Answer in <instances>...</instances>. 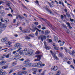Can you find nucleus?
<instances>
[{
    "instance_id": "obj_1",
    "label": "nucleus",
    "mask_w": 75,
    "mask_h": 75,
    "mask_svg": "<svg viewBox=\"0 0 75 75\" xmlns=\"http://www.w3.org/2000/svg\"><path fill=\"white\" fill-rule=\"evenodd\" d=\"M15 47H17L18 48V49L17 50V52H19L22 49V48H21V47H22V46H21V45L20 44V43H16L15 45Z\"/></svg>"
},
{
    "instance_id": "obj_2",
    "label": "nucleus",
    "mask_w": 75,
    "mask_h": 75,
    "mask_svg": "<svg viewBox=\"0 0 75 75\" xmlns=\"http://www.w3.org/2000/svg\"><path fill=\"white\" fill-rule=\"evenodd\" d=\"M35 57H37V59H35V61H39L41 59V57H42V55H36L35 56Z\"/></svg>"
},
{
    "instance_id": "obj_3",
    "label": "nucleus",
    "mask_w": 75,
    "mask_h": 75,
    "mask_svg": "<svg viewBox=\"0 0 75 75\" xmlns=\"http://www.w3.org/2000/svg\"><path fill=\"white\" fill-rule=\"evenodd\" d=\"M4 25H5L4 24L0 25V34H1L2 33V31L4 30L3 28L4 27Z\"/></svg>"
},
{
    "instance_id": "obj_4",
    "label": "nucleus",
    "mask_w": 75,
    "mask_h": 75,
    "mask_svg": "<svg viewBox=\"0 0 75 75\" xmlns=\"http://www.w3.org/2000/svg\"><path fill=\"white\" fill-rule=\"evenodd\" d=\"M46 38L47 37L46 36L42 35L38 37V39H39V40H40V39H41L42 41H44V39H46Z\"/></svg>"
},
{
    "instance_id": "obj_5",
    "label": "nucleus",
    "mask_w": 75,
    "mask_h": 75,
    "mask_svg": "<svg viewBox=\"0 0 75 75\" xmlns=\"http://www.w3.org/2000/svg\"><path fill=\"white\" fill-rule=\"evenodd\" d=\"M33 53V50H28L27 55H28L29 56L32 55Z\"/></svg>"
},
{
    "instance_id": "obj_6",
    "label": "nucleus",
    "mask_w": 75,
    "mask_h": 75,
    "mask_svg": "<svg viewBox=\"0 0 75 75\" xmlns=\"http://www.w3.org/2000/svg\"><path fill=\"white\" fill-rule=\"evenodd\" d=\"M50 52L51 53L52 55L53 56V57L54 58H55L56 59H59L58 58V57L55 55V54L53 53L52 51H50Z\"/></svg>"
},
{
    "instance_id": "obj_7",
    "label": "nucleus",
    "mask_w": 75,
    "mask_h": 75,
    "mask_svg": "<svg viewBox=\"0 0 75 75\" xmlns=\"http://www.w3.org/2000/svg\"><path fill=\"white\" fill-rule=\"evenodd\" d=\"M8 40V38H5L2 39L1 41L2 42H6V43Z\"/></svg>"
},
{
    "instance_id": "obj_8",
    "label": "nucleus",
    "mask_w": 75,
    "mask_h": 75,
    "mask_svg": "<svg viewBox=\"0 0 75 75\" xmlns=\"http://www.w3.org/2000/svg\"><path fill=\"white\" fill-rule=\"evenodd\" d=\"M11 55V53L10 54H8L7 55H6V54H3V56L4 57L6 58H9L10 57V56Z\"/></svg>"
},
{
    "instance_id": "obj_9",
    "label": "nucleus",
    "mask_w": 75,
    "mask_h": 75,
    "mask_svg": "<svg viewBox=\"0 0 75 75\" xmlns=\"http://www.w3.org/2000/svg\"><path fill=\"white\" fill-rule=\"evenodd\" d=\"M26 73H27V71H21L19 72V75H23V74H25Z\"/></svg>"
},
{
    "instance_id": "obj_10",
    "label": "nucleus",
    "mask_w": 75,
    "mask_h": 75,
    "mask_svg": "<svg viewBox=\"0 0 75 75\" xmlns=\"http://www.w3.org/2000/svg\"><path fill=\"white\" fill-rule=\"evenodd\" d=\"M51 69V70H53V71H57L58 69V68L57 66H53L52 67Z\"/></svg>"
},
{
    "instance_id": "obj_11",
    "label": "nucleus",
    "mask_w": 75,
    "mask_h": 75,
    "mask_svg": "<svg viewBox=\"0 0 75 75\" xmlns=\"http://www.w3.org/2000/svg\"><path fill=\"white\" fill-rule=\"evenodd\" d=\"M25 67H27L28 68L32 67V63H30L26 64L25 65Z\"/></svg>"
},
{
    "instance_id": "obj_12",
    "label": "nucleus",
    "mask_w": 75,
    "mask_h": 75,
    "mask_svg": "<svg viewBox=\"0 0 75 75\" xmlns=\"http://www.w3.org/2000/svg\"><path fill=\"white\" fill-rule=\"evenodd\" d=\"M32 67H39L38 64V63H35L34 64H32Z\"/></svg>"
},
{
    "instance_id": "obj_13",
    "label": "nucleus",
    "mask_w": 75,
    "mask_h": 75,
    "mask_svg": "<svg viewBox=\"0 0 75 75\" xmlns=\"http://www.w3.org/2000/svg\"><path fill=\"white\" fill-rule=\"evenodd\" d=\"M39 67H41L42 66H45V64H42L41 62H40L38 63Z\"/></svg>"
},
{
    "instance_id": "obj_14",
    "label": "nucleus",
    "mask_w": 75,
    "mask_h": 75,
    "mask_svg": "<svg viewBox=\"0 0 75 75\" xmlns=\"http://www.w3.org/2000/svg\"><path fill=\"white\" fill-rule=\"evenodd\" d=\"M64 49L65 50L66 52H68V53H69V54H70V55H71L72 54V53H71V51L65 48Z\"/></svg>"
},
{
    "instance_id": "obj_15",
    "label": "nucleus",
    "mask_w": 75,
    "mask_h": 75,
    "mask_svg": "<svg viewBox=\"0 0 75 75\" xmlns=\"http://www.w3.org/2000/svg\"><path fill=\"white\" fill-rule=\"evenodd\" d=\"M15 57H17L18 58H21V56L19 55V53H16L15 54Z\"/></svg>"
},
{
    "instance_id": "obj_16",
    "label": "nucleus",
    "mask_w": 75,
    "mask_h": 75,
    "mask_svg": "<svg viewBox=\"0 0 75 75\" xmlns=\"http://www.w3.org/2000/svg\"><path fill=\"white\" fill-rule=\"evenodd\" d=\"M66 24L68 26V27L69 28V29H71L72 28L71 26V24H70V23L69 22H67L66 23Z\"/></svg>"
},
{
    "instance_id": "obj_17",
    "label": "nucleus",
    "mask_w": 75,
    "mask_h": 75,
    "mask_svg": "<svg viewBox=\"0 0 75 75\" xmlns=\"http://www.w3.org/2000/svg\"><path fill=\"white\" fill-rule=\"evenodd\" d=\"M29 63H30V60L28 59L26 60L24 62V64H27Z\"/></svg>"
},
{
    "instance_id": "obj_18",
    "label": "nucleus",
    "mask_w": 75,
    "mask_h": 75,
    "mask_svg": "<svg viewBox=\"0 0 75 75\" xmlns=\"http://www.w3.org/2000/svg\"><path fill=\"white\" fill-rule=\"evenodd\" d=\"M32 28H33L34 29L33 30H31V29H30L31 30H32L33 32H34L35 31V30H37L38 29L37 28H35V27H34V26H32Z\"/></svg>"
},
{
    "instance_id": "obj_19",
    "label": "nucleus",
    "mask_w": 75,
    "mask_h": 75,
    "mask_svg": "<svg viewBox=\"0 0 75 75\" xmlns=\"http://www.w3.org/2000/svg\"><path fill=\"white\" fill-rule=\"evenodd\" d=\"M54 40L55 41H56V42L58 41V38L55 35H54Z\"/></svg>"
},
{
    "instance_id": "obj_20",
    "label": "nucleus",
    "mask_w": 75,
    "mask_h": 75,
    "mask_svg": "<svg viewBox=\"0 0 75 75\" xmlns=\"http://www.w3.org/2000/svg\"><path fill=\"white\" fill-rule=\"evenodd\" d=\"M8 67V65L3 66L2 67V69H7Z\"/></svg>"
},
{
    "instance_id": "obj_21",
    "label": "nucleus",
    "mask_w": 75,
    "mask_h": 75,
    "mask_svg": "<svg viewBox=\"0 0 75 75\" xmlns=\"http://www.w3.org/2000/svg\"><path fill=\"white\" fill-rule=\"evenodd\" d=\"M23 51L24 53L25 54V55H27V53H26V52L27 51V49L25 48Z\"/></svg>"
},
{
    "instance_id": "obj_22",
    "label": "nucleus",
    "mask_w": 75,
    "mask_h": 75,
    "mask_svg": "<svg viewBox=\"0 0 75 75\" xmlns=\"http://www.w3.org/2000/svg\"><path fill=\"white\" fill-rule=\"evenodd\" d=\"M19 52L21 55H22V54H25L24 53V51L23 50H21Z\"/></svg>"
},
{
    "instance_id": "obj_23",
    "label": "nucleus",
    "mask_w": 75,
    "mask_h": 75,
    "mask_svg": "<svg viewBox=\"0 0 75 75\" xmlns=\"http://www.w3.org/2000/svg\"><path fill=\"white\" fill-rule=\"evenodd\" d=\"M6 62L5 61H2L0 62V65H3L4 64H6Z\"/></svg>"
},
{
    "instance_id": "obj_24",
    "label": "nucleus",
    "mask_w": 75,
    "mask_h": 75,
    "mask_svg": "<svg viewBox=\"0 0 75 75\" xmlns=\"http://www.w3.org/2000/svg\"><path fill=\"white\" fill-rule=\"evenodd\" d=\"M59 4H62L63 6L64 7H65V6H64V3H63V2H61L60 1H59Z\"/></svg>"
},
{
    "instance_id": "obj_25",
    "label": "nucleus",
    "mask_w": 75,
    "mask_h": 75,
    "mask_svg": "<svg viewBox=\"0 0 75 75\" xmlns=\"http://www.w3.org/2000/svg\"><path fill=\"white\" fill-rule=\"evenodd\" d=\"M25 38L26 40H30L31 39V38H30V37L27 36H25Z\"/></svg>"
},
{
    "instance_id": "obj_26",
    "label": "nucleus",
    "mask_w": 75,
    "mask_h": 75,
    "mask_svg": "<svg viewBox=\"0 0 75 75\" xmlns=\"http://www.w3.org/2000/svg\"><path fill=\"white\" fill-rule=\"evenodd\" d=\"M4 22H6V23H9V20L8 19H6L4 20Z\"/></svg>"
},
{
    "instance_id": "obj_27",
    "label": "nucleus",
    "mask_w": 75,
    "mask_h": 75,
    "mask_svg": "<svg viewBox=\"0 0 75 75\" xmlns=\"http://www.w3.org/2000/svg\"><path fill=\"white\" fill-rule=\"evenodd\" d=\"M61 74V71H57L56 75H60Z\"/></svg>"
},
{
    "instance_id": "obj_28",
    "label": "nucleus",
    "mask_w": 75,
    "mask_h": 75,
    "mask_svg": "<svg viewBox=\"0 0 75 75\" xmlns=\"http://www.w3.org/2000/svg\"><path fill=\"white\" fill-rule=\"evenodd\" d=\"M3 70L2 69H0V75H3Z\"/></svg>"
},
{
    "instance_id": "obj_29",
    "label": "nucleus",
    "mask_w": 75,
    "mask_h": 75,
    "mask_svg": "<svg viewBox=\"0 0 75 75\" xmlns=\"http://www.w3.org/2000/svg\"><path fill=\"white\" fill-rule=\"evenodd\" d=\"M50 33V31L48 30H46L45 31V33L46 34H48Z\"/></svg>"
},
{
    "instance_id": "obj_30",
    "label": "nucleus",
    "mask_w": 75,
    "mask_h": 75,
    "mask_svg": "<svg viewBox=\"0 0 75 75\" xmlns=\"http://www.w3.org/2000/svg\"><path fill=\"white\" fill-rule=\"evenodd\" d=\"M29 37H34V34H30L28 35Z\"/></svg>"
},
{
    "instance_id": "obj_31",
    "label": "nucleus",
    "mask_w": 75,
    "mask_h": 75,
    "mask_svg": "<svg viewBox=\"0 0 75 75\" xmlns=\"http://www.w3.org/2000/svg\"><path fill=\"white\" fill-rule=\"evenodd\" d=\"M4 56H3V55L2 56H0V59L1 60H2V59H4Z\"/></svg>"
},
{
    "instance_id": "obj_32",
    "label": "nucleus",
    "mask_w": 75,
    "mask_h": 75,
    "mask_svg": "<svg viewBox=\"0 0 75 75\" xmlns=\"http://www.w3.org/2000/svg\"><path fill=\"white\" fill-rule=\"evenodd\" d=\"M54 48L55 50H59V47H57V46H55L54 47Z\"/></svg>"
},
{
    "instance_id": "obj_33",
    "label": "nucleus",
    "mask_w": 75,
    "mask_h": 75,
    "mask_svg": "<svg viewBox=\"0 0 75 75\" xmlns=\"http://www.w3.org/2000/svg\"><path fill=\"white\" fill-rule=\"evenodd\" d=\"M11 3V2H8L7 4H6V5L8 6V7H10V4Z\"/></svg>"
},
{
    "instance_id": "obj_34",
    "label": "nucleus",
    "mask_w": 75,
    "mask_h": 75,
    "mask_svg": "<svg viewBox=\"0 0 75 75\" xmlns=\"http://www.w3.org/2000/svg\"><path fill=\"white\" fill-rule=\"evenodd\" d=\"M46 49L47 50H50L51 49V47H50V46H47L45 47Z\"/></svg>"
},
{
    "instance_id": "obj_35",
    "label": "nucleus",
    "mask_w": 75,
    "mask_h": 75,
    "mask_svg": "<svg viewBox=\"0 0 75 75\" xmlns=\"http://www.w3.org/2000/svg\"><path fill=\"white\" fill-rule=\"evenodd\" d=\"M65 44V42L64 41L62 42L60 44V46H62V45H64V44Z\"/></svg>"
},
{
    "instance_id": "obj_36",
    "label": "nucleus",
    "mask_w": 75,
    "mask_h": 75,
    "mask_svg": "<svg viewBox=\"0 0 75 75\" xmlns=\"http://www.w3.org/2000/svg\"><path fill=\"white\" fill-rule=\"evenodd\" d=\"M18 17H19V18H21V19H24V17L23 16H21L20 15H18Z\"/></svg>"
},
{
    "instance_id": "obj_37",
    "label": "nucleus",
    "mask_w": 75,
    "mask_h": 75,
    "mask_svg": "<svg viewBox=\"0 0 75 75\" xmlns=\"http://www.w3.org/2000/svg\"><path fill=\"white\" fill-rule=\"evenodd\" d=\"M16 62H13L12 64V65L13 66H14V65H16Z\"/></svg>"
},
{
    "instance_id": "obj_38",
    "label": "nucleus",
    "mask_w": 75,
    "mask_h": 75,
    "mask_svg": "<svg viewBox=\"0 0 75 75\" xmlns=\"http://www.w3.org/2000/svg\"><path fill=\"white\" fill-rule=\"evenodd\" d=\"M20 59L19 58L17 57H15L13 58V60H17V59Z\"/></svg>"
},
{
    "instance_id": "obj_39",
    "label": "nucleus",
    "mask_w": 75,
    "mask_h": 75,
    "mask_svg": "<svg viewBox=\"0 0 75 75\" xmlns=\"http://www.w3.org/2000/svg\"><path fill=\"white\" fill-rule=\"evenodd\" d=\"M19 61H24V59L22 58V59H19Z\"/></svg>"
},
{
    "instance_id": "obj_40",
    "label": "nucleus",
    "mask_w": 75,
    "mask_h": 75,
    "mask_svg": "<svg viewBox=\"0 0 75 75\" xmlns=\"http://www.w3.org/2000/svg\"><path fill=\"white\" fill-rule=\"evenodd\" d=\"M48 11H49V12H50V14H52V12L50 10L48 9V8H47L46 9Z\"/></svg>"
},
{
    "instance_id": "obj_41",
    "label": "nucleus",
    "mask_w": 75,
    "mask_h": 75,
    "mask_svg": "<svg viewBox=\"0 0 75 75\" xmlns=\"http://www.w3.org/2000/svg\"><path fill=\"white\" fill-rule=\"evenodd\" d=\"M35 3L37 4L38 5H39V3L38 2V1L37 0H36V1L35 2Z\"/></svg>"
},
{
    "instance_id": "obj_42",
    "label": "nucleus",
    "mask_w": 75,
    "mask_h": 75,
    "mask_svg": "<svg viewBox=\"0 0 75 75\" xmlns=\"http://www.w3.org/2000/svg\"><path fill=\"white\" fill-rule=\"evenodd\" d=\"M40 54V52H38V51H36L35 52V54Z\"/></svg>"
},
{
    "instance_id": "obj_43",
    "label": "nucleus",
    "mask_w": 75,
    "mask_h": 75,
    "mask_svg": "<svg viewBox=\"0 0 75 75\" xmlns=\"http://www.w3.org/2000/svg\"><path fill=\"white\" fill-rule=\"evenodd\" d=\"M25 30L26 33H30V30H28V29H26Z\"/></svg>"
},
{
    "instance_id": "obj_44",
    "label": "nucleus",
    "mask_w": 75,
    "mask_h": 75,
    "mask_svg": "<svg viewBox=\"0 0 75 75\" xmlns=\"http://www.w3.org/2000/svg\"><path fill=\"white\" fill-rule=\"evenodd\" d=\"M8 16H9V17H13V15H11V14L9 13L8 15Z\"/></svg>"
},
{
    "instance_id": "obj_45",
    "label": "nucleus",
    "mask_w": 75,
    "mask_h": 75,
    "mask_svg": "<svg viewBox=\"0 0 75 75\" xmlns=\"http://www.w3.org/2000/svg\"><path fill=\"white\" fill-rule=\"evenodd\" d=\"M75 51L74 50H72V53L71 55H73L74 54Z\"/></svg>"
},
{
    "instance_id": "obj_46",
    "label": "nucleus",
    "mask_w": 75,
    "mask_h": 75,
    "mask_svg": "<svg viewBox=\"0 0 75 75\" xmlns=\"http://www.w3.org/2000/svg\"><path fill=\"white\" fill-rule=\"evenodd\" d=\"M6 44H11V42L10 41H7V40L6 42Z\"/></svg>"
},
{
    "instance_id": "obj_47",
    "label": "nucleus",
    "mask_w": 75,
    "mask_h": 75,
    "mask_svg": "<svg viewBox=\"0 0 75 75\" xmlns=\"http://www.w3.org/2000/svg\"><path fill=\"white\" fill-rule=\"evenodd\" d=\"M8 72L9 74H11V73H12V72H13L12 70H10L8 71Z\"/></svg>"
},
{
    "instance_id": "obj_48",
    "label": "nucleus",
    "mask_w": 75,
    "mask_h": 75,
    "mask_svg": "<svg viewBox=\"0 0 75 75\" xmlns=\"http://www.w3.org/2000/svg\"><path fill=\"white\" fill-rule=\"evenodd\" d=\"M70 21H71V22H72V21H74V19H71V18H70Z\"/></svg>"
},
{
    "instance_id": "obj_49",
    "label": "nucleus",
    "mask_w": 75,
    "mask_h": 75,
    "mask_svg": "<svg viewBox=\"0 0 75 75\" xmlns=\"http://www.w3.org/2000/svg\"><path fill=\"white\" fill-rule=\"evenodd\" d=\"M6 74H7L6 72L5 71L3 72V75H6Z\"/></svg>"
},
{
    "instance_id": "obj_50",
    "label": "nucleus",
    "mask_w": 75,
    "mask_h": 75,
    "mask_svg": "<svg viewBox=\"0 0 75 75\" xmlns=\"http://www.w3.org/2000/svg\"><path fill=\"white\" fill-rule=\"evenodd\" d=\"M8 46H7V47H11V45L10 44H8L7 45Z\"/></svg>"
},
{
    "instance_id": "obj_51",
    "label": "nucleus",
    "mask_w": 75,
    "mask_h": 75,
    "mask_svg": "<svg viewBox=\"0 0 75 75\" xmlns=\"http://www.w3.org/2000/svg\"><path fill=\"white\" fill-rule=\"evenodd\" d=\"M44 44L45 45V46H47V43L46 42H44Z\"/></svg>"
},
{
    "instance_id": "obj_52",
    "label": "nucleus",
    "mask_w": 75,
    "mask_h": 75,
    "mask_svg": "<svg viewBox=\"0 0 75 75\" xmlns=\"http://www.w3.org/2000/svg\"><path fill=\"white\" fill-rule=\"evenodd\" d=\"M22 32L23 33H26V30H23Z\"/></svg>"
},
{
    "instance_id": "obj_53",
    "label": "nucleus",
    "mask_w": 75,
    "mask_h": 75,
    "mask_svg": "<svg viewBox=\"0 0 75 75\" xmlns=\"http://www.w3.org/2000/svg\"><path fill=\"white\" fill-rule=\"evenodd\" d=\"M35 35H36L37 36L38 35V31H36V32L35 33Z\"/></svg>"
},
{
    "instance_id": "obj_54",
    "label": "nucleus",
    "mask_w": 75,
    "mask_h": 75,
    "mask_svg": "<svg viewBox=\"0 0 75 75\" xmlns=\"http://www.w3.org/2000/svg\"><path fill=\"white\" fill-rule=\"evenodd\" d=\"M67 62L68 64H71V63L69 61Z\"/></svg>"
},
{
    "instance_id": "obj_55",
    "label": "nucleus",
    "mask_w": 75,
    "mask_h": 75,
    "mask_svg": "<svg viewBox=\"0 0 75 75\" xmlns=\"http://www.w3.org/2000/svg\"><path fill=\"white\" fill-rule=\"evenodd\" d=\"M67 17H71V16L70 15V14H67Z\"/></svg>"
},
{
    "instance_id": "obj_56",
    "label": "nucleus",
    "mask_w": 75,
    "mask_h": 75,
    "mask_svg": "<svg viewBox=\"0 0 75 75\" xmlns=\"http://www.w3.org/2000/svg\"><path fill=\"white\" fill-rule=\"evenodd\" d=\"M62 26H63V27H65V28H67V26H66V25H64V24H63L62 25Z\"/></svg>"
},
{
    "instance_id": "obj_57",
    "label": "nucleus",
    "mask_w": 75,
    "mask_h": 75,
    "mask_svg": "<svg viewBox=\"0 0 75 75\" xmlns=\"http://www.w3.org/2000/svg\"><path fill=\"white\" fill-rule=\"evenodd\" d=\"M16 52H17V51H13V52L12 54H15V53H16Z\"/></svg>"
},
{
    "instance_id": "obj_58",
    "label": "nucleus",
    "mask_w": 75,
    "mask_h": 75,
    "mask_svg": "<svg viewBox=\"0 0 75 75\" xmlns=\"http://www.w3.org/2000/svg\"><path fill=\"white\" fill-rule=\"evenodd\" d=\"M36 73H37V72H36V71H34L33 72V74H36Z\"/></svg>"
},
{
    "instance_id": "obj_59",
    "label": "nucleus",
    "mask_w": 75,
    "mask_h": 75,
    "mask_svg": "<svg viewBox=\"0 0 75 75\" xmlns=\"http://www.w3.org/2000/svg\"><path fill=\"white\" fill-rule=\"evenodd\" d=\"M49 41L50 42H52V41L51 39H49Z\"/></svg>"
},
{
    "instance_id": "obj_60",
    "label": "nucleus",
    "mask_w": 75,
    "mask_h": 75,
    "mask_svg": "<svg viewBox=\"0 0 75 75\" xmlns=\"http://www.w3.org/2000/svg\"><path fill=\"white\" fill-rule=\"evenodd\" d=\"M3 8V6H0V10H2Z\"/></svg>"
},
{
    "instance_id": "obj_61",
    "label": "nucleus",
    "mask_w": 75,
    "mask_h": 75,
    "mask_svg": "<svg viewBox=\"0 0 75 75\" xmlns=\"http://www.w3.org/2000/svg\"><path fill=\"white\" fill-rule=\"evenodd\" d=\"M35 25H38V22H36L35 23Z\"/></svg>"
},
{
    "instance_id": "obj_62",
    "label": "nucleus",
    "mask_w": 75,
    "mask_h": 75,
    "mask_svg": "<svg viewBox=\"0 0 75 75\" xmlns=\"http://www.w3.org/2000/svg\"><path fill=\"white\" fill-rule=\"evenodd\" d=\"M14 36L15 37H18V35L17 34H15L14 35Z\"/></svg>"
},
{
    "instance_id": "obj_63",
    "label": "nucleus",
    "mask_w": 75,
    "mask_h": 75,
    "mask_svg": "<svg viewBox=\"0 0 75 75\" xmlns=\"http://www.w3.org/2000/svg\"><path fill=\"white\" fill-rule=\"evenodd\" d=\"M64 11H65V12H66V13H67V9L65 8L64 9Z\"/></svg>"
},
{
    "instance_id": "obj_64",
    "label": "nucleus",
    "mask_w": 75,
    "mask_h": 75,
    "mask_svg": "<svg viewBox=\"0 0 75 75\" xmlns=\"http://www.w3.org/2000/svg\"><path fill=\"white\" fill-rule=\"evenodd\" d=\"M61 18L62 19H63L64 18V16L62 15H61Z\"/></svg>"
}]
</instances>
